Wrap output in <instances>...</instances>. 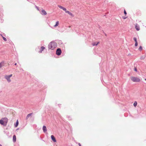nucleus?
Here are the masks:
<instances>
[{
    "instance_id": "1",
    "label": "nucleus",
    "mask_w": 146,
    "mask_h": 146,
    "mask_svg": "<svg viewBox=\"0 0 146 146\" xmlns=\"http://www.w3.org/2000/svg\"><path fill=\"white\" fill-rule=\"evenodd\" d=\"M57 47L56 43L54 41L51 42L48 44V47L49 49L53 50Z\"/></svg>"
},
{
    "instance_id": "2",
    "label": "nucleus",
    "mask_w": 146,
    "mask_h": 146,
    "mask_svg": "<svg viewBox=\"0 0 146 146\" xmlns=\"http://www.w3.org/2000/svg\"><path fill=\"white\" fill-rule=\"evenodd\" d=\"M131 80L134 82H139L140 81V79L137 77H131Z\"/></svg>"
},
{
    "instance_id": "3",
    "label": "nucleus",
    "mask_w": 146,
    "mask_h": 146,
    "mask_svg": "<svg viewBox=\"0 0 146 146\" xmlns=\"http://www.w3.org/2000/svg\"><path fill=\"white\" fill-rule=\"evenodd\" d=\"M12 74H11L9 75H5V78L7 80L8 82H11V80L10 78L12 77Z\"/></svg>"
},
{
    "instance_id": "4",
    "label": "nucleus",
    "mask_w": 146,
    "mask_h": 146,
    "mask_svg": "<svg viewBox=\"0 0 146 146\" xmlns=\"http://www.w3.org/2000/svg\"><path fill=\"white\" fill-rule=\"evenodd\" d=\"M61 53V50L60 48H58L56 51V54L58 55H60Z\"/></svg>"
},
{
    "instance_id": "5",
    "label": "nucleus",
    "mask_w": 146,
    "mask_h": 146,
    "mask_svg": "<svg viewBox=\"0 0 146 146\" xmlns=\"http://www.w3.org/2000/svg\"><path fill=\"white\" fill-rule=\"evenodd\" d=\"M42 129L44 133H46L47 132V129L45 125H43L42 127Z\"/></svg>"
},
{
    "instance_id": "6",
    "label": "nucleus",
    "mask_w": 146,
    "mask_h": 146,
    "mask_svg": "<svg viewBox=\"0 0 146 146\" xmlns=\"http://www.w3.org/2000/svg\"><path fill=\"white\" fill-rule=\"evenodd\" d=\"M51 137L52 141H53L54 142H56V139L53 135H51Z\"/></svg>"
},
{
    "instance_id": "7",
    "label": "nucleus",
    "mask_w": 146,
    "mask_h": 146,
    "mask_svg": "<svg viewBox=\"0 0 146 146\" xmlns=\"http://www.w3.org/2000/svg\"><path fill=\"white\" fill-rule=\"evenodd\" d=\"M41 14L42 15H46L47 13L46 11L45 10L42 9L41 11Z\"/></svg>"
},
{
    "instance_id": "8",
    "label": "nucleus",
    "mask_w": 146,
    "mask_h": 146,
    "mask_svg": "<svg viewBox=\"0 0 146 146\" xmlns=\"http://www.w3.org/2000/svg\"><path fill=\"white\" fill-rule=\"evenodd\" d=\"M3 120L4 121V122L6 125L7 122V118H3Z\"/></svg>"
},
{
    "instance_id": "9",
    "label": "nucleus",
    "mask_w": 146,
    "mask_h": 146,
    "mask_svg": "<svg viewBox=\"0 0 146 146\" xmlns=\"http://www.w3.org/2000/svg\"><path fill=\"white\" fill-rule=\"evenodd\" d=\"M135 28L137 31H139L140 30L139 26L137 24H136L135 25Z\"/></svg>"
},
{
    "instance_id": "10",
    "label": "nucleus",
    "mask_w": 146,
    "mask_h": 146,
    "mask_svg": "<svg viewBox=\"0 0 146 146\" xmlns=\"http://www.w3.org/2000/svg\"><path fill=\"white\" fill-rule=\"evenodd\" d=\"M66 13H68L69 15H70L72 17H74V15L72 13H71V12H70L68 11H66Z\"/></svg>"
},
{
    "instance_id": "11",
    "label": "nucleus",
    "mask_w": 146,
    "mask_h": 146,
    "mask_svg": "<svg viewBox=\"0 0 146 146\" xmlns=\"http://www.w3.org/2000/svg\"><path fill=\"white\" fill-rule=\"evenodd\" d=\"M16 140V137L15 135H13V142H15Z\"/></svg>"
},
{
    "instance_id": "12",
    "label": "nucleus",
    "mask_w": 146,
    "mask_h": 146,
    "mask_svg": "<svg viewBox=\"0 0 146 146\" xmlns=\"http://www.w3.org/2000/svg\"><path fill=\"white\" fill-rule=\"evenodd\" d=\"M45 48V47L44 46H42L41 47L40 50L39 51V52L40 53H41L42 52V51Z\"/></svg>"
},
{
    "instance_id": "13",
    "label": "nucleus",
    "mask_w": 146,
    "mask_h": 146,
    "mask_svg": "<svg viewBox=\"0 0 146 146\" xmlns=\"http://www.w3.org/2000/svg\"><path fill=\"white\" fill-rule=\"evenodd\" d=\"M0 123L2 125H5L4 122V121L3 120H0Z\"/></svg>"
},
{
    "instance_id": "14",
    "label": "nucleus",
    "mask_w": 146,
    "mask_h": 146,
    "mask_svg": "<svg viewBox=\"0 0 146 146\" xmlns=\"http://www.w3.org/2000/svg\"><path fill=\"white\" fill-rule=\"evenodd\" d=\"M33 113H29V114H28L27 115V116H26V119H27L28 118L30 117L31 115Z\"/></svg>"
},
{
    "instance_id": "15",
    "label": "nucleus",
    "mask_w": 146,
    "mask_h": 146,
    "mask_svg": "<svg viewBox=\"0 0 146 146\" xmlns=\"http://www.w3.org/2000/svg\"><path fill=\"white\" fill-rule=\"evenodd\" d=\"M59 24V21H57L56 22V24L54 25V27H56V26H58Z\"/></svg>"
},
{
    "instance_id": "16",
    "label": "nucleus",
    "mask_w": 146,
    "mask_h": 146,
    "mask_svg": "<svg viewBox=\"0 0 146 146\" xmlns=\"http://www.w3.org/2000/svg\"><path fill=\"white\" fill-rule=\"evenodd\" d=\"M99 43V42H98L97 43L94 42V43H92V45L93 46H97L98 44Z\"/></svg>"
},
{
    "instance_id": "17",
    "label": "nucleus",
    "mask_w": 146,
    "mask_h": 146,
    "mask_svg": "<svg viewBox=\"0 0 146 146\" xmlns=\"http://www.w3.org/2000/svg\"><path fill=\"white\" fill-rule=\"evenodd\" d=\"M18 124H19V122H18V120H17L16 121V124L15 125V127H17V126L18 125Z\"/></svg>"
},
{
    "instance_id": "18",
    "label": "nucleus",
    "mask_w": 146,
    "mask_h": 146,
    "mask_svg": "<svg viewBox=\"0 0 146 146\" xmlns=\"http://www.w3.org/2000/svg\"><path fill=\"white\" fill-rule=\"evenodd\" d=\"M137 102L136 101H135L134 102V103L133 106L135 107H136L137 106Z\"/></svg>"
},
{
    "instance_id": "19",
    "label": "nucleus",
    "mask_w": 146,
    "mask_h": 146,
    "mask_svg": "<svg viewBox=\"0 0 146 146\" xmlns=\"http://www.w3.org/2000/svg\"><path fill=\"white\" fill-rule=\"evenodd\" d=\"M138 49L139 50L141 51L142 50V46H140Z\"/></svg>"
},
{
    "instance_id": "20",
    "label": "nucleus",
    "mask_w": 146,
    "mask_h": 146,
    "mask_svg": "<svg viewBox=\"0 0 146 146\" xmlns=\"http://www.w3.org/2000/svg\"><path fill=\"white\" fill-rule=\"evenodd\" d=\"M133 40L135 41V42H137V38H136L134 37L133 38Z\"/></svg>"
},
{
    "instance_id": "21",
    "label": "nucleus",
    "mask_w": 146,
    "mask_h": 146,
    "mask_svg": "<svg viewBox=\"0 0 146 146\" xmlns=\"http://www.w3.org/2000/svg\"><path fill=\"white\" fill-rule=\"evenodd\" d=\"M2 37L3 38V40L5 41H7V39L6 38H5V37H3V36H2Z\"/></svg>"
},
{
    "instance_id": "22",
    "label": "nucleus",
    "mask_w": 146,
    "mask_h": 146,
    "mask_svg": "<svg viewBox=\"0 0 146 146\" xmlns=\"http://www.w3.org/2000/svg\"><path fill=\"white\" fill-rule=\"evenodd\" d=\"M58 7L60 8L61 9H63V7L60 6V5H58Z\"/></svg>"
},
{
    "instance_id": "23",
    "label": "nucleus",
    "mask_w": 146,
    "mask_h": 146,
    "mask_svg": "<svg viewBox=\"0 0 146 146\" xmlns=\"http://www.w3.org/2000/svg\"><path fill=\"white\" fill-rule=\"evenodd\" d=\"M63 9L64 11H65V12L67 11L66 10V8H64V7H63V9Z\"/></svg>"
},
{
    "instance_id": "24",
    "label": "nucleus",
    "mask_w": 146,
    "mask_h": 146,
    "mask_svg": "<svg viewBox=\"0 0 146 146\" xmlns=\"http://www.w3.org/2000/svg\"><path fill=\"white\" fill-rule=\"evenodd\" d=\"M67 117L68 118V119L69 120H70L71 119V117L70 116H67Z\"/></svg>"
},
{
    "instance_id": "25",
    "label": "nucleus",
    "mask_w": 146,
    "mask_h": 146,
    "mask_svg": "<svg viewBox=\"0 0 146 146\" xmlns=\"http://www.w3.org/2000/svg\"><path fill=\"white\" fill-rule=\"evenodd\" d=\"M135 46H137L138 45V43H137V42H135Z\"/></svg>"
},
{
    "instance_id": "26",
    "label": "nucleus",
    "mask_w": 146,
    "mask_h": 146,
    "mask_svg": "<svg viewBox=\"0 0 146 146\" xmlns=\"http://www.w3.org/2000/svg\"><path fill=\"white\" fill-rule=\"evenodd\" d=\"M35 7L39 11V8L38 7L36 6Z\"/></svg>"
},
{
    "instance_id": "27",
    "label": "nucleus",
    "mask_w": 146,
    "mask_h": 146,
    "mask_svg": "<svg viewBox=\"0 0 146 146\" xmlns=\"http://www.w3.org/2000/svg\"><path fill=\"white\" fill-rule=\"evenodd\" d=\"M141 59H143L144 58V57H143V56H141L140 58Z\"/></svg>"
},
{
    "instance_id": "28",
    "label": "nucleus",
    "mask_w": 146,
    "mask_h": 146,
    "mask_svg": "<svg viewBox=\"0 0 146 146\" xmlns=\"http://www.w3.org/2000/svg\"><path fill=\"white\" fill-rule=\"evenodd\" d=\"M124 13L125 15H126L127 14V13L125 10H124Z\"/></svg>"
},
{
    "instance_id": "29",
    "label": "nucleus",
    "mask_w": 146,
    "mask_h": 146,
    "mask_svg": "<svg viewBox=\"0 0 146 146\" xmlns=\"http://www.w3.org/2000/svg\"><path fill=\"white\" fill-rule=\"evenodd\" d=\"M134 70L136 72L137 71V69L136 68H134Z\"/></svg>"
},
{
    "instance_id": "30",
    "label": "nucleus",
    "mask_w": 146,
    "mask_h": 146,
    "mask_svg": "<svg viewBox=\"0 0 146 146\" xmlns=\"http://www.w3.org/2000/svg\"><path fill=\"white\" fill-rule=\"evenodd\" d=\"M1 64H2L1 63H0V68L2 66Z\"/></svg>"
},
{
    "instance_id": "31",
    "label": "nucleus",
    "mask_w": 146,
    "mask_h": 146,
    "mask_svg": "<svg viewBox=\"0 0 146 146\" xmlns=\"http://www.w3.org/2000/svg\"><path fill=\"white\" fill-rule=\"evenodd\" d=\"M78 145H79V146H81V144L79 143H78Z\"/></svg>"
},
{
    "instance_id": "32",
    "label": "nucleus",
    "mask_w": 146,
    "mask_h": 146,
    "mask_svg": "<svg viewBox=\"0 0 146 146\" xmlns=\"http://www.w3.org/2000/svg\"><path fill=\"white\" fill-rule=\"evenodd\" d=\"M123 17V19H126V17Z\"/></svg>"
},
{
    "instance_id": "33",
    "label": "nucleus",
    "mask_w": 146,
    "mask_h": 146,
    "mask_svg": "<svg viewBox=\"0 0 146 146\" xmlns=\"http://www.w3.org/2000/svg\"><path fill=\"white\" fill-rule=\"evenodd\" d=\"M17 63H15V64H15V65H17Z\"/></svg>"
},
{
    "instance_id": "34",
    "label": "nucleus",
    "mask_w": 146,
    "mask_h": 146,
    "mask_svg": "<svg viewBox=\"0 0 146 146\" xmlns=\"http://www.w3.org/2000/svg\"><path fill=\"white\" fill-rule=\"evenodd\" d=\"M0 35L2 37V36H3L1 34H0Z\"/></svg>"
},
{
    "instance_id": "35",
    "label": "nucleus",
    "mask_w": 146,
    "mask_h": 146,
    "mask_svg": "<svg viewBox=\"0 0 146 146\" xmlns=\"http://www.w3.org/2000/svg\"><path fill=\"white\" fill-rule=\"evenodd\" d=\"M0 146H2V145L1 144H0Z\"/></svg>"
},
{
    "instance_id": "36",
    "label": "nucleus",
    "mask_w": 146,
    "mask_h": 146,
    "mask_svg": "<svg viewBox=\"0 0 146 146\" xmlns=\"http://www.w3.org/2000/svg\"><path fill=\"white\" fill-rule=\"evenodd\" d=\"M145 80L146 81V78L145 79Z\"/></svg>"
},
{
    "instance_id": "37",
    "label": "nucleus",
    "mask_w": 146,
    "mask_h": 146,
    "mask_svg": "<svg viewBox=\"0 0 146 146\" xmlns=\"http://www.w3.org/2000/svg\"><path fill=\"white\" fill-rule=\"evenodd\" d=\"M40 11V13L41 12L40 11Z\"/></svg>"
},
{
    "instance_id": "38",
    "label": "nucleus",
    "mask_w": 146,
    "mask_h": 146,
    "mask_svg": "<svg viewBox=\"0 0 146 146\" xmlns=\"http://www.w3.org/2000/svg\"><path fill=\"white\" fill-rule=\"evenodd\" d=\"M40 11V13L41 12L40 11Z\"/></svg>"
}]
</instances>
